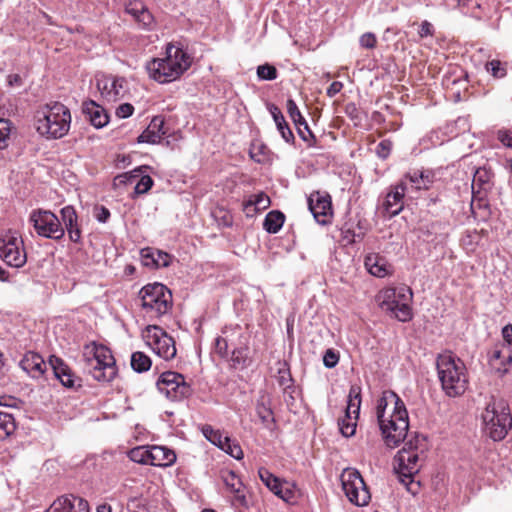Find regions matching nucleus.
<instances>
[{"mask_svg": "<svg viewBox=\"0 0 512 512\" xmlns=\"http://www.w3.org/2000/svg\"><path fill=\"white\" fill-rule=\"evenodd\" d=\"M376 416L385 444L397 447L408 436L409 418L404 402L393 391H385L377 401Z\"/></svg>", "mask_w": 512, "mask_h": 512, "instance_id": "nucleus-1", "label": "nucleus"}, {"mask_svg": "<svg viewBox=\"0 0 512 512\" xmlns=\"http://www.w3.org/2000/svg\"><path fill=\"white\" fill-rule=\"evenodd\" d=\"M425 442L424 436L415 435L404 443L394 458V469L399 480L412 494H417L419 490L420 482L415 480V476L421 468L419 451H424Z\"/></svg>", "mask_w": 512, "mask_h": 512, "instance_id": "nucleus-2", "label": "nucleus"}, {"mask_svg": "<svg viewBox=\"0 0 512 512\" xmlns=\"http://www.w3.org/2000/svg\"><path fill=\"white\" fill-rule=\"evenodd\" d=\"M190 66L188 54L172 44L166 47L164 58H153L146 64V70L151 79L165 84L178 79Z\"/></svg>", "mask_w": 512, "mask_h": 512, "instance_id": "nucleus-3", "label": "nucleus"}, {"mask_svg": "<svg viewBox=\"0 0 512 512\" xmlns=\"http://www.w3.org/2000/svg\"><path fill=\"white\" fill-rule=\"evenodd\" d=\"M71 123L69 109L62 103L55 102L46 105L36 112L35 127L37 132L51 139H59L65 136Z\"/></svg>", "mask_w": 512, "mask_h": 512, "instance_id": "nucleus-4", "label": "nucleus"}, {"mask_svg": "<svg viewBox=\"0 0 512 512\" xmlns=\"http://www.w3.org/2000/svg\"><path fill=\"white\" fill-rule=\"evenodd\" d=\"M437 372L444 393L449 397L462 395L468 386L464 363L452 354H441L437 358Z\"/></svg>", "mask_w": 512, "mask_h": 512, "instance_id": "nucleus-5", "label": "nucleus"}, {"mask_svg": "<svg viewBox=\"0 0 512 512\" xmlns=\"http://www.w3.org/2000/svg\"><path fill=\"white\" fill-rule=\"evenodd\" d=\"M83 357L91 376L99 382H110L116 374V362L109 348L92 342L85 345Z\"/></svg>", "mask_w": 512, "mask_h": 512, "instance_id": "nucleus-6", "label": "nucleus"}, {"mask_svg": "<svg viewBox=\"0 0 512 512\" xmlns=\"http://www.w3.org/2000/svg\"><path fill=\"white\" fill-rule=\"evenodd\" d=\"M412 290L402 285L399 287H388L381 290L377 296L379 306L382 310L391 313L401 322H407L412 319Z\"/></svg>", "mask_w": 512, "mask_h": 512, "instance_id": "nucleus-7", "label": "nucleus"}, {"mask_svg": "<svg viewBox=\"0 0 512 512\" xmlns=\"http://www.w3.org/2000/svg\"><path fill=\"white\" fill-rule=\"evenodd\" d=\"M484 430L494 441L505 438L512 427V418L509 408L504 401H490L482 413Z\"/></svg>", "mask_w": 512, "mask_h": 512, "instance_id": "nucleus-8", "label": "nucleus"}, {"mask_svg": "<svg viewBox=\"0 0 512 512\" xmlns=\"http://www.w3.org/2000/svg\"><path fill=\"white\" fill-rule=\"evenodd\" d=\"M141 307L150 317L159 318L166 314L172 307L171 291L161 283L145 285L139 291Z\"/></svg>", "mask_w": 512, "mask_h": 512, "instance_id": "nucleus-9", "label": "nucleus"}, {"mask_svg": "<svg viewBox=\"0 0 512 512\" xmlns=\"http://www.w3.org/2000/svg\"><path fill=\"white\" fill-rule=\"evenodd\" d=\"M342 489L348 500L356 506H366L371 495L361 474L354 468H346L341 474Z\"/></svg>", "mask_w": 512, "mask_h": 512, "instance_id": "nucleus-10", "label": "nucleus"}, {"mask_svg": "<svg viewBox=\"0 0 512 512\" xmlns=\"http://www.w3.org/2000/svg\"><path fill=\"white\" fill-rule=\"evenodd\" d=\"M156 385L160 393L164 394L171 401H181L193 393V389L185 381L184 376L173 371L163 372Z\"/></svg>", "mask_w": 512, "mask_h": 512, "instance_id": "nucleus-11", "label": "nucleus"}, {"mask_svg": "<svg viewBox=\"0 0 512 512\" xmlns=\"http://www.w3.org/2000/svg\"><path fill=\"white\" fill-rule=\"evenodd\" d=\"M146 344L162 359L168 361L176 356L174 339L162 328L156 325H148L143 331Z\"/></svg>", "mask_w": 512, "mask_h": 512, "instance_id": "nucleus-12", "label": "nucleus"}, {"mask_svg": "<svg viewBox=\"0 0 512 512\" xmlns=\"http://www.w3.org/2000/svg\"><path fill=\"white\" fill-rule=\"evenodd\" d=\"M29 221L32 223L36 233L41 237L59 240L65 234L60 220L51 211L34 210L30 214Z\"/></svg>", "mask_w": 512, "mask_h": 512, "instance_id": "nucleus-13", "label": "nucleus"}, {"mask_svg": "<svg viewBox=\"0 0 512 512\" xmlns=\"http://www.w3.org/2000/svg\"><path fill=\"white\" fill-rule=\"evenodd\" d=\"M0 257L9 266L20 268L27 262V254L22 238L7 233L0 238Z\"/></svg>", "mask_w": 512, "mask_h": 512, "instance_id": "nucleus-14", "label": "nucleus"}, {"mask_svg": "<svg viewBox=\"0 0 512 512\" xmlns=\"http://www.w3.org/2000/svg\"><path fill=\"white\" fill-rule=\"evenodd\" d=\"M360 405L361 388L357 385H352L348 394L345 416L339 421V428L343 436L351 437L355 434Z\"/></svg>", "mask_w": 512, "mask_h": 512, "instance_id": "nucleus-15", "label": "nucleus"}, {"mask_svg": "<svg viewBox=\"0 0 512 512\" xmlns=\"http://www.w3.org/2000/svg\"><path fill=\"white\" fill-rule=\"evenodd\" d=\"M258 474L263 484L276 496L288 503L296 501L298 489L294 483L282 481L264 467L258 470Z\"/></svg>", "mask_w": 512, "mask_h": 512, "instance_id": "nucleus-16", "label": "nucleus"}, {"mask_svg": "<svg viewBox=\"0 0 512 512\" xmlns=\"http://www.w3.org/2000/svg\"><path fill=\"white\" fill-rule=\"evenodd\" d=\"M126 81L122 77L102 75L97 79V88L107 101H117L126 93Z\"/></svg>", "mask_w": 512, "mask_h": 512, "instance_id": "nucleus-17", "label": "nucleus"}, {"mask_svg": "<svg viewBox=\"0 0 512 512\" xmlns=\"http://www.w3.org/2000/svg\"><path fill=\"white\" fill-rule=\"evenodd\" d=\"M309 210L319 224H327L332 217V204L329 194L313 192L308 197Z\"/></svg>", "mask_w": 512, "mask_h": 512, "instance_id": "nucleus-18", "label": "nucleus"}, {"mask_svg": "<svg viewBox=\"0 0 512 512\" xmlns=\"http://www.w3.org/2000/svg\"><path fill=\"white\" fill-rule=\"evenodd\" d=\"M46 512H89L88 502L73 494L55 499Z\"/></svg>", "mask_w": 512, "mask_h": 512, "instance_id": "nucleus-19", "label": "nucleus"}, {"mask_svg": "<svg viewBox=\"0 0 512 512\" xmlns=\"http://www.w3.org/2000/svg\"><path fill=\"white\" fill-rule=\"evenodd\" d=\"M406 192H408L407 182L400 181L386 195L383 209L390 218L398 215L403 210V198Z\"/></svg>", "mask_w": 512, "mask_h": 512, "instance_id": "nucleus-20", "label": "nucleus"}, {"mask_svg": "<svg viewBox=\"0 0 512 512\" xmlns=\"http://www.w3.org/2000/svg\"><path fill=\"white\" fill-rule=\"evenodd\" d=\"M49 365L51 366L55 377L61 384L67 388L80 387V379L76 377L70 367L59 357L51 355L49 357Z\"/></svg>", "mask_w": 512, "mask_h": 512, "instance_id": "nucleus-21", "label": "nucleus"}, {"mask_svg": "<svg viewBox=\"0 0 512 512\" xmlns=\"http://www.w3.org/2000/svg\"><path fill=\"white\" fill-rule=\"evenodd\" d=\"M255 411L264 427L271 429L274 426L275 417L272 410V397L266 391H260Z\"/></svg>", "mask_w": 512, "mask_h": 512, "instance_id": "nucleus-22", "label": "nucleus"}, {"mask_svg": "<svg viewBox=\"0 0 512 512\" xmlns=\"http://www.w3.org/2000/svg\"><path fill=\"white\" fill-rule=\"evenodd\" d=\"M221 478L226 488L234 494V501L241 507H248V501L244 494V485L241 479L231 470L221 473Z\"/></svg>", "mask_w": 512, "mask_h": 512, "instance_id": "nucleus-23", "label": "nucleus"}, {"mask_svg": "<svg viewBox=\"0 0 512 512\" xmlns=\"http://www.w3.org/2000/svg\"><path fill=\"white\" fill-rule=\"evenodd\" d=\"M401 181L407 182L408 191L428 190L434 182V174L429 170H414L406 173Z\"/></svg>", "mask_w": 512, "mask_h": 512, "instance_id": "nucleus-24", "label": "nucleus"}, {"mask_svg": "<svg viewBox=\"0 0 512 512\" xmlns=\"http://www.w3.org/2000/svg\"><path fill=\"white\" fill-rule=\"evenodd\" d=\"M82 111L95 128H102L109 122V116L105 109L93 100L85 101Z\"/></svg>", "mask_w": 512, "mask_h": 512, "instance_id": "nucleus-25", "label": "nucleus"}, {"mask_svg": "<svg viewBox=\"0 0 512 512\" xmlns=\"http://www.w3.org/2000/svg\"><path fill=\"white\" fill-rule=\"evenodd\" d=\"M164 119L161 116H155L148 127L138 136V143L157 144L165 135Z\"/></svg>", "mask_w": 512, "mask_h": 512, "instance_id": "nucleus-26", "label": "nucleus"}, {"mask_svg": "<svg viewBox=\"0 0 512 512\" xmlns=\"http://www.w3.org/2000/svg\"><path fill=\"white\" fill-rule=\"evenodd\" d=\"M241 337V331L239 327L230 329H224L222 335L215 339V351L220 356L225 357L228 355L229 348H233L238 339Z\"/></svg>", "mask_w": 512, "mask_h": 512, "instance_id": "nucleus-27", "label": "nucleus"}, {"mask_svg": "<svg viewBox=\"0 0 512 512\" xmlns=\"http://www.w3.org/2000/svg\"><path fill=\"white\" fill-rule=\"evenodd\" d=\"M19 365L33 378L42 376L46 369L43 358L35 352H27L21 359Z\"/></svg>", "mask_w": 512, "mask_h": 512, "instance_id": "nucleus-28", "label": "nucleus"}, {"mask_svg": "<svg viewBox=\"0 0 512 512\" xmlns=\"http://www.w3.org/2000/svg\"><path fill=\"white\" fill-rule=\"evenodd\" d=\"M60 214L70 240L78 243L81 239V231L77 224L78 216L75 209L72 206H65L61 209Z\"/></svg>", "mask_w": 512, "mask_h": 512, "instance_id": "nucleus-29", "label": "nucleus"}, {"mask_svg": "<svg viewBox=\"0 0 512 512\" xmlns=\"http://www.w3.org/2000/svg\"><path fill=\"white\" fill-rule=\"evenodd\" d=\"M176 461V454L173 450L164 446L150 447V465L158 467L171 466Z\"/></svg>", "mask_w": 512, "mask_h": 512, "instance_id": "nucleus-30", "label": "nucleus"}, {"mask_svg": "<svg viewBox=\"0 0 512 512\" xmlns=\"http://www.w3.org/2000/svg\"><path fill=\"white\" fill-rule=\"evenodd\" d=\"M286 107H287L288 115L292 119V121L294 122V124H295V126L297 128L298 134L302 138V140L303 141H308L307 136H305V134L303 133L302 126H304V128L306 129L308 135L311 138H314V135H313L312 131L310 130L307 121L302 116V114H301L297 104L295 103V101L293 99H288Z\"/></svg>", "mask_w": 512, "mask_h": 512, "instance_id": "nucleus-31", "label": "nucleus"}, {"mask_svg": "<svg viewBox=\"0 0 512 512\" xmlns=\"http://www.w3.org/2000/svg\"><path fill=\"white\" fill-rule=\"evenodd\" d=\"M365 267L373 276L382 278L389 274L390 266L387 261L378 254H369L365 258Z\"/></svg>", "mask_w": 512, "mask_h": 512, "instance_id": "nucleus-32", "label": "nucleus"}, {"mask_svg": "<svg viewBox=\"0 0 512 512\" xmlns=\"http://www.w3.org/2000/svg\"><path fill=\"white\" fill-rule=\"evenodd\" d=\"M492 173L486 168H478L473 176L472 180V193L475 196L479 195L482 198L481 193L486 192L491 188Z\"/></svg>", "mask_w": 512, "mask_h": 512, "instance_id": "nucleus-33", "label": "nucleus"}, {"mask_svg": "<svg viewBox=\"0 0 512 512\" xmlns=\"http://www.w3.org/2000/svg\"><path fill=\"white\" fill-rule=\"evenodd\" d=\"M268 110L271 113L272 118L276 124V127L279 133L281 134L282 138L285 140V142L293 143L295 139L294 135L291 129L289 128L281 110L274 104H270L268 106Z\"/></svg>", "mask_w": 512, "mask_h": 512, "instance_id": "nucleus-34", "label": "nucleus"}, {"mask_svg": "<svg viewBox=\"0 0 512 512\" xmlns=\"http://www.w3.org/2000/svg\"><path fill=\"white\" fill-rule=\"evenodd\" d=\"M141 255L146 266L167 267L171 260V256L168 253L160 250L143 249Z\"/></svg>", "mask_w": 512, "mask_h": 512, "instance_id": "nucleus-35", "label": "nucleus"}, {"mask_svg": "<svg viewBox=\"0 0 512 512\" xmlns=\"http://www.w3.org/2000/svg\"><path fill=\"white\" fill-rule=\"evenodd\" d=\"M270 198L263 192L250 196L244 203V210L247 216H252L253 213L267 209L270 206Z\"/></svg>", "mask_w": 512, "mask_h": 512, "instance_id": "nucleus-36", "label": "nucleus"}, {"mask_svg": "<svg viewBox=\"0 0 512 512\" xmlns=\"http://www.w3.org/2000/svg\"><path fill=\"white\" fill-rule=\"evenodd\" d=\"M284 220L285 216L282 212L277 210L270 211L264 219L263 228L268 233L275 234L282 228Z\"/></svg>", "mask_w": 512, "mask_h": 512, "instance_id": "nucleus-37", "label": "nucleus"}, {"mask_svg": "<svg viewBox=\"0 0 512 512\" xmlns=\"http://www.w3.org/2000/svg\"><path fill=\"white\" fill-rule=\"evenodd\" d=\"M152 362L145 353L137 351L131 355V367L137 373H143L151 368Z\"/></svg>", "mask_w": 512, "mask_h": 512, "instance_id": "nucleus-38", "label": "nucleus"}, {"mask_svg": "<svg viewBox=\"0 0 512 512\" xmlns=\"http://www.w3.org/2000/svg\"><path fill=\"white\" fill-rule=\"evenodd\" d=\"M202 433L208 441L220 449H222V446L228 442L229 437L227 435H224L219 430L213 429L210 425H204L202 428Z\"/></svg>", "mask_w": 512, "mask_h": 512, "instance_id": "nucleus-39", "label": "nucleus"}, {"mask_svg": "<svg viewBox=\"0 0 512 512\" xmlns=\"http://www.w3.org/2000/svg\"><path fill=\"white\" fill-rule=\"evenodd\" d=\"M15 430L16 424L13 416L0 411V440L8 438Z\"/></svg>", "mask_w": 512, "mask_h": 512, "instance_id": "nucleus-40", "label": "nucleus"}, {"mask_svg": "<svg viewBox=\"0 0 512 512\" xmlns=\"http://www.w3.org/2000/svg\"><path fill=\"white\" fill-rule=\"evenodd\" d=\"M129 458L136 463L150 465V448L136 447L129 452Z\"/></svg>", "mask_w": 512, "mask_h": 512, "instance_id": "nucleus-41", "label": "nucleus"}, {"mask_svg": "<svg viewBox=\"0 0 512 512\" xmlns=\"http://www.w3.org/2000/svg\"><path fill=\"white\" fill-rule=\"evenodd\" d=\"M247 359V348L241 346V343L237 344L232 348L231 361L235 367H245Z\"/></svg>", "mask_w": 512, "mask_h": 512, "instance_id": "nucleus-42", "label": "nucleus"}, {"mask_svg": "<svg viewBox=\"0 0 512 512\" xmlns=\"http://www.w3.org/2000/svg\"><path fill=\"white\" fill-rule=\"evenodd\" d=\"M486 70L494 77V78H504L507 74L506 64H503L499 60H491L486 63Z\"/></svg>", "mask_w": 512, "mask_h": 512, "instance_id": "nucleus-43", "label": "nucleus"}, {"mask_svg": "<svg viewBox=\"0 0 512 512\" xmlns=\"http://www.w3.org/2000/svg\"><path fill=\"white\" fill-rule=\"evenodd\" d=\"M277 382L283 389L293 386L290 369L286 363H283L278 369Z\"/></svg>", "mask_w": 512, "mask_h": 512, "instance_id": "nucleus-44", "label": "nucleus"}, {"mask_svg": "<svg viewBox=\"0 0 512 512\" xmlns=\"http://www.w3.org/2000/svg\"><path fill=\"white\" fill-rule=\"evenodd\" d=\"M257 76L261 80H274L277 78V69L270 64H263L257 67Z\"/></svg>", "mask_w": 512, "mask_h": 512, "instance_id": "nucleus-45", "label": "nucleus"}, {"mask_svg": "<svg viewBox=\"0 0 512 512\" xmlns=\"http://www.w3.org/2000/svg\"><path fill=\"white\" fill-rule=\"evenodd\" d=\"M11 132V122L8 119H0V149L8 146Z\"/></svg>", "mask_w": 512, "mask_h": 512, "instance_id": "nucleus-46", "label": "nucleus"}, {"mask_svg": "<svg viewBox=\"0 0 512 512\" xmlns=\"http://www.w3.org/2000/svg\"><path fill=\"white\" fill-rule=\"evenodd\" d=\"M153 186V179L149 175L141 176L137 181L134 193L137 195L147 193Z\"/></svg>", "mask_w": 512, "mask_h": 512, "instance_id": "nucleus-47", "label": "nucleus"}, {"mask_svg": "<svg viewBox=\"0 0 512 512\" xmlns=\"http://www.w3.org/2000/svg\"><path fill=\"white\" fill-rule=\"evenodd\" d=\"M222 450L228 453L235 459H241L243 457V451L238 443L228 438V442L222 446Z\"/></svg>", "mask_w": 512, "mask_h": 512, "instance_id": "nucleus-48", "label": "nucleus"}, {"mask_svg": "<svg viewBox=\"0 0 512 512\" xmlns=\"http://www.w3.org/2000/svg\"><path fill=\"white\" fill-rule=\"evenodd\" d=\"M145 8L146 6L140 0H132L126 4L125 11L136 20Z\"/></svg>", "mask_w": 512, "mask_h": 512, "instance_id": "nucleus-49", "label": "nucleus"}, {"mask_svg": "<svg viewBox=\"0 0 512 512\" xmlns=\"http://www.w3.org/2000/svg\"><path fill=\"white\" fill-rule=\"evenodd\" d=\"M135 21L143 29L151 30L154 24V17L146 7L145 10L140 15H138Z\"/></svg>", "mask_w": 512, "mask_h": 512, "instance_id": "nucleus-50", "label": "nucleus"}, {"mask_svg": "<svg viewBox=\"0 0 512 512\" xmlns=\"http://www.w3.org/2000/svg\"><path fill=\"white\" fill-rule=\"evenodd\" d=\"M359 44L362 48L373 49L376 47L377 38L374 33L367 32L360 36Z\"/></svg>", "mask_w": 512, "mask_h": 512, "instance_id": "nucleus-51", "label": "nucleus"}, {"mask_svg": "<svg viewBox=\"0 0 512 512\" xmlns=\"http://www.w3.org/2000/svg\"><path fill=\"white\" fill-rule=\"evenodd\" d=\"M138 177H139L138 170H134L133 172H130V173H124V174L118 175L114 180L115 185L128 184V183L131 184V183L135 182Z\"/></svg>", "mask_w": 512, "mask_h": 512, "instance_id": "nucleus-52", "label": "nucleus"}, {"mask_svg": "<svg viewBox=\"0 0 512 512\" xmlns=\"http://www.w3.org/2000/svg\"><path fill=\"white\" fill-rule=\"evenodd\" d=\"M339 357L336 352L332 349H328L323 356L324 366L327 368H333L337 365Z\"/></svg>", "mask_w": 512, "mask_h": 512, "instance_id": "nucleus-53", "label": "nucleus"}, {"mask_svg": "<svg viewBox=\"0 0 512 512\" xmlns=\"http://www.w3.org/2000/svg\"><path fill=\"white\" fill-rule=\"evenodd\" d=\"M134 112V107L132 104L130 103H123L121 105H119L116 109V116L118 118H127V117H130Z\"/></svg>", "mask_w": 512, "mask_h": 512, "instance_id": "nucleus-54", "label": "nucleus"}, {"mask_svg": "<svg viewBox=\"0 0 512 512\" xmlns=\"http://www.w3.org/2000/svg\"><path fill=\"white\" fill-rule=\"evenodd\" d=\"M94 216L99 222L106 223L110 218V211L105 206H96Z\"/></svg>", "mask_w": 512, "mask_h": 512, "instance_id": "nucleus-55", "label": "nucleus"}, {"mask_svg": "<svg viewBox=\"0 0 512 512\" xmlns=\"http://www.w3.org/2000/svg\"><path fill=\"white\" fill-rule=\"evenodd\" d=\"M294 393H295V387L294 386H291L289 388H284L283 389L284 401H285L287 407L289 408V410L293 409V406H294V403H295V398H294V395H293Z\"/></svg>", "mask_w": 512, "mask_h": 512, "instance_id": "nucleus-56", "label": "nucleus"}, {"mask_svg": "<svg viewBox=\"0 0 512 512\" xmlns=\"http://www.w3.org/2000/svg\"><path fill=\"white\" fill-rule=\"evenodd\" d=\"M420 38H425V37H428V36H433L434 34V28L432 26V24L428 21H423L420 25V29H419V32H418Z\"/></svg>", "mask_w": 512, "mask_h": 512, "instance_id": "nucleus-57", "label": "nucleus"}, {"mask_svg": "<svg viewBox=\"0 0 512 512\" xmlns=\"http://www.w3.org/2000/svg\"><path fill=\"white\" fill-rule=\"evenodd\" d=\"M343 88V84L339 81H334L330 84V86L327 88V95L329 97H334L336 94H338Z\"/></svg>", "mask_w": 512, "mask_h": 512, "instance_id": "nucleus-58", "label": "nucleus"}, {"mask_svg": "<svg viewBox=\"0 0 512 512\" xmlns=\"http://www.w3.org/2000/svg\"><path fill=\"white\" fill-rule=\"evenodd\" d=\"M499 140L508 147L512 148V131L499 132Z\"/></svg>", "mask_w": 512, "mask_h": 512, "instance_id": "nucleus-59", "label": "nucleus"}, {"mask_svg": "<svg viewBox=\"0 0 512 512\" xmlns=\"http://www.w3.org/2000/svg\"><path fill=\"white\" fill-rule=\"evenodd\" d=\"M502 336L509 345H512V324L503 327Z\"/></svg>", "mask_w": 512, "mask_h": 512, "instance_id": "nucleus-60", "label": "nucleus"}, {"mask_svg": "<svg viewBox=\"0 0 512 512\" xmlns=\"http://www.w3.org/2000/svg\"><path fill=\"white\" fill-rule=\"evenodd\" d=\"M346 112L351 118H354V114L357 113V108L354 104H349L346 106Z\"/></svg>", "mask_w": 512, "mask_h": 512, "instance_id": "nucleus-61", "label": "nucleus"}, {"mask_svg": "<svg viewBox=\"0 0 512 512\" xmlns=\"http://www.w3.org/2000/svg\"><path fill=\"white\" fill-rule=\"evenodd\" d=\"M97 512H112V508L109 504L103 503L97 507Z\"/></svg>", "mask_w": 512, "mask_h": 512, "instance_id": "nucleus-62", "label": "nucleus"}, {"mask_svg": "<svg viewBox=\"0 0 512 512\" xmlns=\"http://www.w3.org/2000/svg\"><path fill=\"white\" fill-rule=\"evenodd\" d=\"M354 233H352L350 230H347L345 231V239L348 240L349 243H353L355 242V239H354Z\"/></svg>", "mask_w": 512, "mask_h": 512, "instance_id": "nucleus-63", "label": "nucleus"}, {"mask_svg": "<svg viewBox=\"0 0 512 512\" xmlns=\"http://www.w3.org/2000/svg\"><path fill=\"white\" fill-rule=\"evenodd\" d=\"M222 218L225 226L229 227L232 225V217L229 214L226 213Z\"/></svg>", "mask_w": 512, "mask_h": 512, "instance_id": "nucleus-64", "label": "nucleus"}]
</instances>
